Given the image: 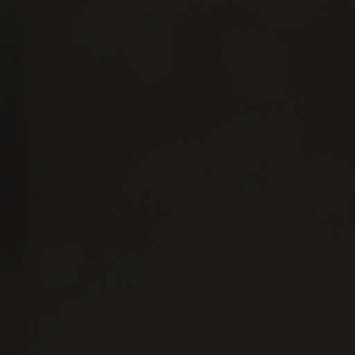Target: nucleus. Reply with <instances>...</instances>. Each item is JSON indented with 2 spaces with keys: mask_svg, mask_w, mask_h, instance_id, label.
I'll list each match as a JSON object with an SVG mask.
<instances>
[{
  "mask_svg": "<svg viewBox=\"0 0 355 355\" xmlns=\"http://www.w3.org/2000/svg\"><path fill=\"white\" fill-rule=\"evenodd\" d=\"M0 67H26V64H0Z\"/></svg>",
  "mask_w": 355,
  "mask_h": 355,
  "instance_id": "7ed1b4c3",
  "label": "nucleus"
},
{
  "mask_svg": "<svg viewBox=\"0 0 355 355\" xmlns=\"http://www.w3.org/2000/svg\"><path fill=\"white\" fill-rule=\"evenodd\" d=\"M338 45V36L337 33L331 32L323 43L324 47L328 49H335Z\"/></svg>",
  "mask_w": 355,
  "mask_h": 355,
  "instance_id": "f03ea898",
  "label": "nucleus"
},
{
  "mask_svg": "<svg viewBox=\"0 0 355 355\" xmlns=\"http://www.w3.org/2000/svg\"><path fill=\"white\" fill-rule=\"evenodd\" d=\"M215 69H349L351 73V207H355V67L353 68H215Z\"/></svg>",
  "mask_w": 355,
  "mask_h": 355,
  "instance_id": "f257e3e1",
  "label": "nucleus"
}]
</instances>
